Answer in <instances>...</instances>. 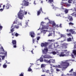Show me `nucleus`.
Returning <instances> with one entry per match:
<instances>
[{"label": "nucleus", "mask_w": 76, "mask_h": 76, "mask_svg": "<svg viewBox=\"0 0 76 76\" xmlns=\"http://www.w3.org/2000/svg\"><path fill=\"white\" fill-rule=\"evenodd\" d=\"M15 37H17L18 36V35H19V34H18V33H16L15 34Z\"/></svg>", "instance_id": "obj_34"}, {"label": "nucleus", "mask_w": 76, "mask_h": 76, "mask_svg": "<svg viewBox=\"0 0 76 76\" xmlns=\"http://www.w3.org/2000/svg\"><path fill=\"white\" fill-rule=\"evenodd\" d=\"M54 72V69H51L50 71L47 70L46 71V72L47 73H49L50 75H53V73Z\"/></svg>", "instance_id": "obj_6"}, {"label": "nucleus", "mask_w": 76, "mask_h": 76, "mask_svg": "<svg viewBox=\"0 0 76 76\" xmlns=\"http://www.w3.org/2000/svg\"><path fill=\"white\" fill-rule=\"evenodd\" d=\"M63 2H61V5H62V6H65V5H63Z\"/></svg>", "instance_id": "obj_46"}, {"label": "nucleus", "mask_w": 76, "mask_h": 76, "mask_svg": "<svg viewBox=\"0 0 76 76\" xmlns=\"http://www.w3.org/2000/svg\"><path fill=\"white\" fill-rule=\"evenodd\" d=\"M45 65L44 64H42L41 65V68H44V67H45Z\"/></svg>", "instance_id": "obj_23"}, {"label": "nucleus", "mask_w": 76, "mask_h": 76, "mask_svg": "<svg viewBox=\"0 0 76 76\" xmlns=\"http://www.w3.org/2000/svg\"><path fill=\"white\" fill-rule=\"evenodd\" d=\"M23 2H24V4L23 5V4H21L22 5H23V6L22 7V8H23V6H28L29 5V2L28 1H26L24 0L23 1Z\"/></svg>", "instance_id": "obj_4"}, {"label": "nucleus", "mask_w": 76, "mask_h": 76, "mask_svg": "<svg viewBox=\"0 0 76 76\" xmlns=\"http://www.w3.org/2000/svg\"><path fill=\"white\" fill-rule=\"evenodd\" d=\"M43 58H46V56H43Z\"/></svg>", "instance_id": "obj_56"}, {"label": "nucleus", "mask_w": 76, "mask_h": 76, "mask_svg": "<svg viewBox=\"0 0 76 76\" xmlns=\"http://www.w3.org/2000/svg\"><path fill=\"white\" fill-rule=\"evenodd\" d=\"M50 61H51V63H54V62H55V60H53V59H50Z\"/></svg>", "instance_id": "obj_29"}, {"label": "nucleus", "mask_w": 76, "mask_h": 76, "mask_svg": "<svg viewBox=\"0 0 76 76\" xmlns=\"http://www.w3.org/2000/svg\"><path fill=\"white\" fill-rule=\"evenodd\" d=\"M55 27H56V28H58V27H59V26H58V25H55Z\"/></svg>", "instance_id": "obj_44"}, {"label": "nucleus", "mask_w": 76, "mask_h": 76, "mask_svg": "<svg viewBox=\"0 0 76 76\" xmlns=\"http://www.w3.org/2000/svg\"><path fill=\"white\" fill-rule=\"evenodd\" d=\"M13 25H12V26L11 27V28H12V29H11L10 30V31L11 32V33H12V32H13V31H15V30H14V29H15V27H14L13 28Z\"/></svg>", "instance_id": "obj_16"}, {"label": "nucleus", "mask_w": 76, "mask_h": 76, "mask_svg": "<svg viewBox=\"0 0 76 76\" xmlns=\"http://www.w3.org/2000/svg\"><path fill=\"white\" fill-rule=\"evenodd\" d=\"M69 66V63L67 62L66 61L62 63V66H64L66 67H63V69H66L67 68V67H68Z\"/></svg>", "instance_id": "obj_3"}, {"label": "nucleus", "mask_w": 76, "mask_h": 76, "mask_svg": "<svg viewBox=\"0 0 76 76\" xmlns=\"http://www.w3.org/2000/svg\"><path fill=\"white\" fill-rule=\"evenodd\" d=\"M69 31H70V32L71 33H72V34H74V33H75V31H73V29H71L69 30Z\"/></svg>", "instance_id": "obj_18"}, {"label": "nucleus", "mask_w": 76, "mask_h": 76, "mask_svg": "<svg viewBox=\"0 0 76 76\" xmlns=\"http://www.w3.org/2000/svg\"><path fill=\"white\" fill-rule=\"evenodd\" d=\"M61 38H63V37H64V35H63V34H61Z\"/></svg>", "instance_id": "obj_48"}, {"label": "nucleus", "mask_w": 76, "mask_h": 76, "mask_svg": "<svg viewBox=\"0 0 76 76\" xmlns=\"http://www.w3.org/2000/svg\"><path fill=\"white\" fill-rule=\"evenodd\" d=\"M41 11H42V8H41L38 11H37V16H39V15H40V13H41Z\"/></svg>", "instance_id": "obj_15"}, {"label": "nucleus", "mask_w": 76, "mask_h": 76, "mask_svg": "<svg viewBox=\"0 0 76 76\" xmlns=\"http://www.w3.org/2000/svg\"><path fill=\"white\" fill-rule=\"evenodd\" d=\"M31 67H32V65H30V67H29V68H31Z\"/></svg>", "instance_id": "obj_63"}, {"label": "nucleus", "mask_w": 76, "mask_h": 76, "mask_svg": "<svg viewBox=\"0 0 76 76\" xmlns=\"http://www.w3.org/2000/svg\"><path fill=\"white\" fill-rule=\"evenodd\" d=\"M44 60H43V58H40V62H43Z\"/></svg>", "instance_id": "obj_24"}, {"label": "nucleus", "mask_w": 76, "mask_h": 76, "mask_svg": "<svg viewBox=\"0 0 76 76\" xmlns=\"http://www.w3.org/2000/svg\"><path fill=\"white\" fill-rule=\"evenodd\" d=\"M1 49L2 51H4V49H3V47L1 48Z\"/></svg>", "instance_id": "obj_42"}, {"label": "nucleus", "mask_w": 76, "mask_h": 76, "mask_svg": "<svg viewBox=\"0 0 76 76\" xmlns=\"http://www.w3.org/2000/svg\"><path fill=\"white\" fill-rule=\"evenodd\" d=\"M52 24L53 26H56V23L54 22L53 21L52 22Z\"/></svg>", "instance_id": "obj_26"}, {"label": "nucleus", "mask_w": 76, "mask_h": 76, "mask_svg": "<svg viewBox=\"0 0 76 76\" xmlns=\"http://www.w3.org/2000/svg\"><path fill=\"white\" fill-rule=\"evenodd\" d=\"M48 58H52V57H51L50 56H49L48 57Z\"/></svg>", "instance_id": "obj_53"}, {"label": "nucleus", "mask_w": 76, "mask_h": 76, "mask_svg": "<svg viewBox=\"0 0 76 76\" xmlns=\"http://www.w3.org/2000/svg\"><path fill=\"white\" fill-rule=\"evenodd\" d=\"M35 39H34V38H32V42H33V43L34 44V42H35Z\"/></svg>", "instance_id": "obj_37"}, {"label": "nucleus", "mask_w": 76, "mask_h": 76, "mask_svg": "<svg viewBox=\"0 0 76 76\" xmlns=\"http://www.w3.org/2000/svg\"><path fill=\"white\" fill-rule=\"evenodd\" d=\"M15 26L16 29H19V25H15Z\"/></svg>", "instance_id": "obj_25"}, {"label": "nucleus", "mask_w": 76, "mask_h": 76, "mask_svg": "<svg viewBox=\"0 0 76 76\" xmlns=\"http://www.w3.org/2000/svg\"><path fill=\"white\" fill-rule=\"evenodd\" d=\"M29 35L30 36L31 35V38H34V37H35V34L34 31H32L30 32Z\"/></svg>", "instance_id": "obj_8"}, {"label": "nucleus", "mask_w": 76, "mask_h": 76, "mask_svg": "<svg viewBox=\"0 0 76 76\" xmlns=\"http://www.w3.org/2000/svg\"><path fill=\"white\" fill-rule=\"evenodd\" d=\"M10 7V5L9 3H7V4L5 5H3V9H4V7H5L6 9H9Z\"/></svg>", "instance_id": "obj_7"}, {"label": "nucleus", "mask_w": 76, "mask_h": 76, "mask_svg": "<svg viewBox=\"0 0 76 76\" xmlns=\"http://www.w3.org/2000/svg\"><path fill=\"white\" fill-rule=\"evenodd\" d=\"M49 3L51 4L54 2V0H48V2Z\"/></svg>", "instance_id": "obj_17"}, {"label": "nucleus", "mask_w": 76, "mask_h": 76, "mask_svg": "<svg viewBox=\"0 0 76 76\" xmlns=\"http://www.w3.org/2000/svg\"><path fill=\"white\" fill-rule=\"evenodd\" d=\"M44 61H45V62H47H47L48 61V60L45 59L44 60Z\"/></svg>", "instance_id": "obj_50"}, {"label": "nucleus", "mask_w": 76, "mask_h": 76, "mask_svg": "<svg viewBox=\"0 0 76 76\" xmlns=\"http://www.w3.org/2000/svg\"><path fill=\"white\" fill-rule=\"evenodd\" d=\"M52 53L53 55H55V54H57V53L55 51H53L52 52Z\"/></svg>", "instance_id": "obj_32"}, {"label": "nucleus", "mask_w": 76, "mask_h": 76, "mask_svg": "<svg viewBox=\"0 0 76 76\" xmlns=\"http://www.w3.org/2000/svg\"><path fill=\"white\" fill-rule=\"evenodd\" d=\"M52 35L54 36L55 35V33H54V31H53L51 32L48 35V37H50V36H52Z\"/></svg>", "instance_id": "obj_12"}, {"label": "nucleus", "mask_w": 76, "mask_h": 76, "mask_svg": "<svg viewBox=\"0 0 76 76\" xmlns=\"http://www.w3.org/2000/svg\"><path fill=\"white\" fill-rule=\"evenodd\" d=\"M74 75H75V76H76V72L74 73Z\"/></svg>", "instance_id": "obj_62"}, {"label": "nucleus", "mask_w": 76, "mask_h": 76, "mask_svg": "<svg viewBox=\"0 0 76 76\" xmlns=\"http://www.w3.org/2000/svg\"><path fill=\"white\" fill-rule=\"evenodd\" d=\"M61 9H62L63 10H64V9H65V14H67V13H68V10L67 9L64 8L63 7V6H61Z\"/></svg>", "instance_id": "obj_14"}, {"label": "nucleus", "mask_w": 76, "mask_h": 76, "mask_svg": "<svg viewBox=\"0 0 76 76\" xmlns=\"http://www.w3.org/2000/svg\"><path fill=\"white\" fill-rule=\"evenodd\" d=\"M32 69H31L30 68H29L28 69V72H31V71H32Z\"/></svg>", "instance_id": "obj_28"}, {"label": "nucleus", "mask_w": 76, "mask_h": 76, "mask_svg": "<svg viewBox=\"0 0 76 76\" xmlns=\"http://www.w3.org/2000/svg\"><path fill=\"white\" fill-rule=\"evenodd\" d=\"M71 10H72V12H76V7H74V9H71Z\"/></svg>", "instance_id": "obj_22"}, {"label": "nucleus", "mask_w": 76, "mask_h": 76, "mask_svg": "<svg viewBox=\"0 0 76 76\" xmlns=\"http://www.w3.org/2000/svg\"><path fill=\"white\" fill-rule=\"evenodd\" d=\"M64 52H61L60 54L59 55V57H64L67 55V50H64Z\"/></svg>", "instance_id": "obj_2"}, {"label": "nucleus", "mask_w": 76, "mask_h": 76, "mask_svg": "<svg viewBox=\"0 0 76 76\" xmlns=\"http://www.w3.org/2000/svg\"><path fill=\"white\" fill-rule=\"evenodd\" d=\"M3 9H0V12H3Z\"/></svg>", "instance_id": "obj_51"}, {"label": "nucleus", "mask_w": 76, "mask_h": 76, "mask_svg": "<svg viewBox=\"0 0 76 76\" xmlns=\"http://www.w3.org/2000/svg\"><path fill=\"white\" fill-rule=\"evenodd\" d=\"M20 76H23V72H22L20 75H19Z\"/></svg>", "instance_id": "obj_36"}, {"label": "nucleus", "mask_w": 76, "mask_h": 76, "mask_svg": "<svg viewBox=\"0 0 76 76\" xmlns=\"http://www.w3.org/2000/svg\"><path fill=\"white\" fill-rule=\"evenodd\" d=\"M41 38V37H37V41H39V39Z\"/></svg>", "instance_id": "obj_35"}, {"label": "nucleus", "mask_w": 76, "mask_h": 76, "mask_svg": "<svg viewBox=\"0 0 76 76\" xmlns=\"http://www.w3.org/2000/svg\"><path fill=\"white\" fill-rule=\"evenodd\" d=\"M47 63H51V59H50L49 61H48Z\"/></svg>", "instance_id": "obj_41"}, {"label": "nucleus", "mask_w": 76, "mask_h": 76, "mask_svg": "<svg viewBox=\"0 0 76 76\" xmlns=\"http://www.w3.org/2000/svg\"><path fill=\"white\" fill-rule=\"evenodd\" d=\"M72 53L73 54H74L75 56H76V50H73Z\"/></svg>", "instance_id": "obj_20"}, {"label": "nucleus", "mask_w": 76, "mask_h": 76, "mask_svg": "<svg viewBox=\"0 0 76 76\" xmlns=\"http://www.w3.org/2000/svg\"><path fill=\"white\" fill-rule=\"evenodd\" d=\"M48 48H44L43 50H42L43 53V54H47L48 52Z\"/></svg>", "instance_id": "obj_11"}, {"label": "nucleus", "mask_w": 76, "mask_h": 76, "mask_svg": "<svg viewBox=\"0 0 76 76\" xmlns=\"http://www.w3.org/2000/svg\"><path fill=\"white\" fill-rule=\"evenodd\" d=\"M11 33H12V35L14 36H14H15V34L14 33H13V32Z\"/></svg>", "instance_id": "obj_49"}, {"label": "nucleus", "mask_w": 76, "mask_h": 76, "mask_svg": "<svg viewBox=\"0 0 76 76\" xmlns=\"http://www.w3.org/2000/svg\"><path fill=\"white\" fill-rule=\"evenodd\" d=\"M45 20H47V19H48V20H49V19L48 18H45Z\"/></svg>", "instance_id": "obj_57"}, {"label": "nucleus", "mask_w": 76, "mask_h": 76, "mask_svg": "<svg viewBox=\"0 0 76 76\" xmlns=\"http://www.w3.org/2000/svg\"><path fill=\"white\" fill-rule=\"evenodd\" d=\"M56 67L58 68H61V66H60V65H58V66H56Z\"/></svg>", "instance_id": "obj_40"}, {"label": "nucleus", "mask_w": 76, "mask_h": 76, "mask_svg": "<svg viewBox=\"0 0 76 76\" xmlns=\"http://www.w3.org/2000/svg\"><path fill=\"white\" fill-rule=\"evenodd\" d=\"M59 27H60V28H61L62 26H61V24H60Z\"/></svg>", "instance_id": "obj_54"}, {"label": "nucleus", "mask_w": 76, "mask_h": 76, "mask_svg": "<svg viewBox=\"0 0 76 76\" xmlns=\"http://www.w3.org/2000/svg\"><path fill=\"white\" fill-rule=\"evenodd\" d=\"M67 41H72V38H68L67 39Z\"/></svg>", "instance_id": "obj_27"}, {"label": "nucleus", "mask_w": 76, "mask_h": 76, "mask_svg": "<svg viewBox=\"0 0 76 76\" xmlns=\"http://www.w3.org/2000/svg\"><path fill=\"white\" fill-rule=\"evenodd\" d=\"M16 40H12V43L14 45V48H16Z\"/></svg>", "instance_id": "obj_5"}, {"label": "nucleus", "mask_w": 76, "mask_h": 76, "mask_svg": "<svg viewBox=\"0 0 76 76\" xmlns=\"http://www.w3.org/2000/svg\"><path fill=\"white\" fill-rule=\"evenodd\" d=\"M56 70L57 72H59V71H60V70L58 69H56Z\"/></svg>", "instance_id": "obj_45"}, {"label": "nucleus", "mask_w": 76, "mask_h": 76, "mask_svg": "<svg viewBox=\"0 0 76 76\" xmlns=\"http://www.w3.org/2000/svg\"><path fill=\"white\" fill-rule=\"evenodd\" d=\"M75 12H74L73 13H72V14H71V15H72V16H75Z\"/></svg>", "instance_id": "obj_43"}, {"label": "nucleus", "mask_w": 76, "mask_h": 76, "mask_svg": "<svg viewBox=\"0 0 76 76\" xmlns=\"http://www.w3.org/2000/svg\"><path fill=\"white\" fill-rule=\"evenodd\" d=\"M27 14L26 11L25 12V10H20L18 14V16L19 19H22L24 15H26Z\"/></svg>", "instance_id": "obj_1"}, {"label": "nucleus", "mask_w": 76, "mask_h": 76, "mask_svg": "<svg viewBox=\"0 0 76 76\" xmlns=\"http://www.w3.org/2000/svg\"><path fill=\"white\" fill-rule=\"evenodd\" d=\"M69 3H73V4L75 3V0H69L68 1Z\"/></svg>", "instance_id": "obj_13"}, {"label": "nucleus", "mask_w": 76, "mask_h": 76, "mask_svg": "<svg viewBox=\"0 0 76 76\" xmlns=\"http://www.w3.org/2000/svg\"><path fill=\"white\" fill-rule=\"evenodd\" d=\"M6 61V63H5L4 64H6V63H7V61Z\"/></svg>", "instance_id": "obj_61"}, {"label": "nucleus", "mask_w": 76, "mask_h": 76, "mask_svg": "<svg viewBox=\"0 0 76 76\" xmlns=\"http://www.w3.org/2000/svg\"><path fill=\"white\" fill-rule=\"evenodd\" d=\"M34 4L35 5L36 4L35 3V1L34 2Z\"/></svg>", "instance_id": "obj_60"}, {"label": "nucleus", "mask_w": 76, "mask_h": 76, "mask_svg": "<svg viewBox=\"0 0 76 76\" xmlns=\"http://www.w3.org/2000/svg\"><path fill=\"white\" fill-rule=\"evenodd\" d=\"M75 17H76V13L75 14Z\"/></svg>", "instance_id": "obj_64"}, {"label": "nucleus", "mask_w": 76, "mask_h": 76, "mask_svg": "<svg viewBox=\"0 0 76 76\" xmlns=\"http://www.w3.org/2000/svg\"><path fill=\"white\" fill-rule=\"evenodd\" d=\"M71 35V33H69L67 34V35L68 36H70Z\"/></svg>", "instance_id": "obj_47"}, {"label": "nucleus", "mask_w": 76, "mask_h": 76, "mask_svg": "<svg viewBox=\"0 0 76 76\" xmlns=\"http://www.w3.org/2000/svg\"><path fill=\"white\" fill-rule=\"evenodd\" d=\"M17 21L18 20H15L13 22L12 25H13V24H17Z\"/></svg>", "instance_id": "obj_21"}, {"label": "nucleus", "mask_w": 76, "mask_h": 76, "mask_svg": "<svg viewBox=\"0 0 76 76\" xmlns=\"http://www.w3.org/2000/svg\"><path fill=\"white\" fill-rule=\"evenodd\" d=\"M42 72H45V70H43Z\"/></svg>", "instance_id": "obj_59"}, {"label": "nucleus", "mask_w": 76, "mask_h": 76, "mask_svg": "<svg viewBox=\"0 0 76 76\" xmlns=\"http://www.w3.org/2000/svg\"><path fill=\"white\" fill-rule=\"evenodd\" d=\"M28 21H26V26H26V27L27 26H28Z\"/></svg>", "instance_id": "obj_30"}, {"label": "nucleus", "mask_w": 76, "mask_h": 76, "mask_svg": "<svg viewBox=\"0 0 76 76\" xmlns=\"http://www.w3.org/2000/svg\"><path fill=\"white\" fill-rule=\"evenodd\" d=\"M74 48L75 49L76 48V45H74Z\"/></svg>", "instance_id": "obj_58"}, {"label": "nucleus", "mask_w": 76, "mask_h": 76, "mask_svg": "<svg viewBox=\"0 0 76 76\" xmlns=\"http://www.w3.org/2000/svg\"><path fill=\"white\" fill-rule=\"evenodd\" d=\"M3 28V26H0V30H2V29Z\"/></svg>", "instance_id": "obj_39"}, {"label": "nucleus", "mask_w": 76, "mask_h": 76, "mask_svg": "<svg viewBox=\"0 0 76 76\" xmlns=\"http://www.w3.org/2000/svg\"><path fill=\"white\" fill-rule=\"evenodd\" d=\"M73 71V69H72L69 71V72L72 73Z\"/></svg>", "instance_id": "obj_38"}, {"label": "nucleus", "mask_w": 76, "mask_h": 76, "mask_svg": "<svg viewBox=\"0 0 76 76\" xmlns=\"http://www.w3.org/2000/svg\"><path fill=\"white\" fill-rule=\"evenodd\" d=\"M48 42H45V43H42L41 44V46L42 47H45L47 48V46L48 45Z\"/></svg>", "instance_id": "obj_9"}, {"label": "nucleus", "mask_w": 76, "mask_h": 76, "mask_svg": "<svg viewBox=\"0 0 76 76\" xmlns=\"http://www.w3.org/2000/svg\"><path fill=\"white\" fill-rule=\"evenodd\" d=\"M69 25H74V23H72V22H70L69 23Z\"/></svg>", "instance_id": "obj_33"}, {"label": "nucleus", "mask_w": 76, "mask_h": 76, "mask_svg": "<svg viewBox=\"0 0 76 76\" xmlns=\"http://www.w3.org/2000/svg\"><path fill=\"white\" fill-rule=\"evenodd\" d=\"M61 47H62V48L66 49L67 48V44H66V43L62 44L61 45Z\"/></svg>", "instance_id": "obj_10"}, {"label": "nucleus", "mask_w": 76, "mask_h": 76, "mask_svg": "<svg viewBox=\"0 0 76 76\" xmlns=\"http://www.w3.org/2000/svg\"><path fill=\"white\" fill-rule=\"evenodd\" d=\"M66 6H70V4H67Z\"/></svg>", "instance_id": "obj_52"}, {"label": "nucleus", "mask_w": 76, "mask_h": 76, "mask_svg": "<svg viewBox=\"0 0 76 76\" xmlns=\"http://www.w3.org/2000/svg\"><path fill=\"white\" fill-rule=\"evenodd\" d=\"M69 20H70V21H72V20H73L72 17L70 16H69Z\"/></svg>", "instance_id": "obj_19"}, {"label": "nucleus", "mask_w": 76, "mask_h": 76, "mask_svg": "<svg viewBox=\"0 0 76 76\" xmlns=\"http://www.w3.org/2000/svg\"><path fill=\"white\" fill-rule=\"evenodd\" d=\"M72 57H73V58H74L75 57H74V55L73 54H72Z\"/></svg>", "instance_id": "obj_55"}, {"label": "nucleus", "mask_w": 76, "mask_h": 76, "mask_svg": "<svg viewBox=\"0 0 76 76\" xmlns=\"http://www.w3.org/2000/svg\"><path fill=\"white\" fill-rule=\"evenodd\" d=\"M3 67L4 68H6V67H7V65L5 64H4L3 65Z\"/></svg>", "instance_id": "obj_31"}]
</instances>
